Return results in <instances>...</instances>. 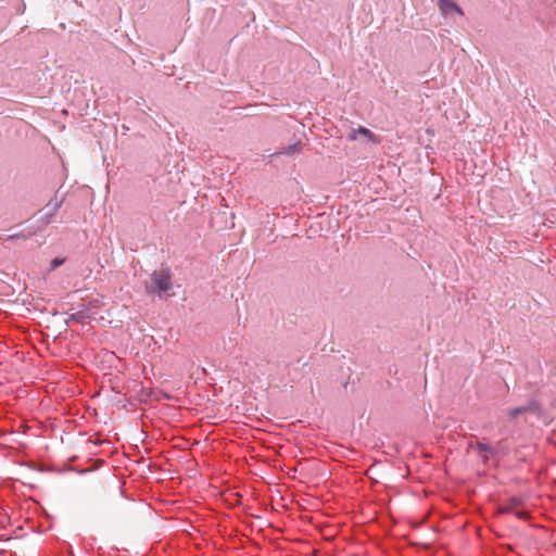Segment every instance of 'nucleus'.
I'll return each instance as SVG.
<instances>
[{"label":"nucleus","instance_id":"obj_5","mask_svg":"<svg viewBox=\"0 0 556 556\" xmlns=\"http://www.w3.org/2000/svg\"><path fill=\"white\" fill-rule=\"evenodd\" d=\"M475 448L477 450L478 455L482 458L483 463H486L489 458L495 454V447L482 442H477Z\"/></svg>","mask_w":556,"mask_h":556},{"label":"nucleus","instance_id":"obj_2","mask_svg":"<svg viewBox=\"0 0 556 556\" xmlns=\"http://www.w3.org/2000/svg\"><path fill=\"white\" fill-rule=\"evenodd\" d=\"M62 203H63V200L58 199L56 197H54L47 203L46 207L43 208V213L39 218V222L41 223L42 226H47L53 222Z\"/></svg>","mask_w":556,"mask_h":556},{"label":"nucleus","instance_id":"obj_7","mask_svg":"<svg viewBox=\"0 0 556 556\" xmlns=\"http://www.w3.org/2000/svg\"><path fill=\"white\" fill-rule=\"evenodd\" d=\"M299 151H301V142H296L293 146L288 147L285 153L291 154L293 152H299Z\"/></svg>","mask_w":556,"mask_h":556},{"label":"nucleus","instance_id":"obj_1","mask_svg":"<svg viewBox=\"0 0 556 556\" xmlns=\"http://www.w3.org/2000/svg\"><path fill=\"white\" fill-rule=\"evenodd\" d=\"M152 287L147 286L148 292H157L160 296L172 289V277L168 270L154 271L151 275Z\"/></svg>","mask_w":556,"mask_h":556},{"label":"nucleus","instance_id":"obj_6","mask_svg":"<svg viewBox=\"0 0 556 556\" xmlns=\"http://www.w3.org/2000/svg\"><path fill=\"white\" fill-rule=\"evenodd\" d=\"M539 410V407L535 403H531L527 406H520V407H516V408H511L508 410V416L510 418H516L517 416H519L520 414H525V413H528V412H538Z\"/></svg>","mask_w":556,"mask_h":556},{"label":"nucleus","instance_id":"obj_8","mask_svg":"<svg viewBox=\"0 0 556 556\" xmlns=\"http://www.w3.org/2000/svg\"><path fill=\"white\" fill-rule=\"evenodd\" d=\"M63 262L64 261L62 258H54V260H52V262H51V269H55L56 267L62 265Z\"/></svg>","mask_w":556,"mask_h":556},{"label":"nucleus","instance_id":"obj_3","mask_svg":"<svg viewBox=\"0 0 556 556\" xmlns=\"http://www.w3.org/2000/svg\"><path fill=\"white\" fill-rule=\"evenodd\" d=\"M359 136L375 144H379L381 142L380 138L376 134L364 126H358L356 129H352L348 135V139L350 141H356Z\"/></svg>","mask_w":556,"mask_h":556},{"label":"nucleus","instance_id":"obj_4","mask_svg":"<svg viewBox=\"0 0 556 556\" xmlns=\"http://www.w3.org/2000/svg\"><path fill=\"white\" fill-rule=\"evenodd\" d=\"M438 5L443 15H448L452 12L464 14L463 10L452 0H439Z\"/></svg>","mask_w":556,"mask_h":556}]
</instances>
